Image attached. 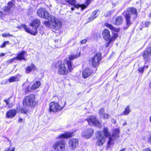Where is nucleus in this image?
<instances>
[{
  "mask_svg": "<svg viewBox=\"0 0 151 151\" xmlns=\"http://www.w3.org/2000/svg\"><path fill=\"white\" fill-rule=\"evenodd\" d=\"M123 14H125L124 16L127 25L129 26L132 24L130 19L132 18L134 20L137 18V12L135 8H132L129 9L126 11L124 12Z\"/></svg>",
  "mask_w": 151,
  "mask_h": 151,
  "instance_id": "f257e3e1",
  "label": "nucleus"
},
{
  "mask_svg": "<svg viewBox=\"0 0 151 151\" xmlns=\"http://www.w3.org/2000/svg\"><path fill=\"white\" fill-rule=\"evenodd\" d=\"M40 24V22L37 19H35L33 20L30 25L32 27L33 30L30 29L27 26L24 24H22L20 27H17V28H20L21 29L22 28H24L25 31L29 33L36 35L37 33V29L39 27Z\"/></svg>",
  "mask_w": 151,
  "mask_h": 151,
  "instance_id": "f03ea898",
  "label": "nucleus"
},
{
  "mask_svg": "<svg viewBox=\"0 0 151 151\" xmlns=\"http://www.w3.org/2000/svg\"><path fill=\"white\" fill-rule=\"evenodd\" d=\"M81 55L80 52H79L77 54H73L70 55L68 59H66L65 61V63L68 67V69L70 72H71L73 70L74 66L72 64V61L78 57H79Z\"/></svg>",
  "mask_w": 151,
  "mask_h": 151,
  "instance_id": "7ed1b4c3",
  "label": "nucleus"
},
{
  "mask_svg": "<svg viewBox=\"0 0 151 151\" xmlns=\"http://www.w3.org/2000/svg\"><path fill=\"white\" fill-rule=\"evenodd\" d=\"M66 102L63 101L59 104L57 103L54 102H51L50 104V111L56 112L62 110L65 106Z\"/></svg>",
  "mask_w": 151,
  "mask_h": 151,
  "instance_id": "20e7f679",
  "label": "nucleus"
},
{
  "mask_svg": "<svg viewBox=\"0 0 151 151\" xmlns=\"http://www.w3.org/2000/svg\"><path fill=\"white\" fill-rule=\"evenodd\" d=\"M35 98V95L32 94L26 96L23 100V105L27 106H34L36 103Z\"/></svg>",
  "mask_w": 151,
  "mask_h": 151,
  "instance_id": "39448f33",
  "label": "nucleus"
},
{
  "mask_svg": "<svg viewBox=\"0 0 151 151\" xmlns=\"http://www.w3.org/2000/svg\"><path fill=\"white\" fill-rule=\"evenodd\" d=\"M56 68H59L58 73L61 75H66L68 74V70L66 69L65 64L60 61L57 63L55 65Z\"/></svg>",
  "mask_w": 151,
  "mask_h": 151,
  "instance_id": "423d86ee",
  "label": "nucleus"
},
{
  "mask_svg": "<svg viewBox=\"0 0 151 151\" xmlns=\"http://www.w3.org/2000/svg\"><path fill=\"white\" fill-rule=\"evenodd\" d=\"M37 14L39 17L49 20L51 19V15L44 8H41L38 9L37 11Z\"/></svg>",
  "mask_w": 151,
  "mask_h": 151,
  "instance_id": "0eeeda50",
  "label": "nucleus"
},
{
  "mask_svg": "<svg viewBox=\"0 0 151 151\" xmlns=\"http://www.w3.org/2000/svg\"><path fill=\"white\" fill-rule=\"evenodd\" d=\"M66 143L63 140L56 142L53 145V148L57 151H64L65 149Z\"/></svg>",
  "mask_w": 151,
  "mask_h": 151,
  "instance_id": "6e6552de",
  "label": "nucleus"
},
{
  "mask_svg": "<svg viewBox=\"0 0 151 151\" xmlns=\"http://www.w3.org/2000/svg\"><path fill=\"white\" fill-rule=\"evenodd\" d=\"M86 120L88 121L89 124L90 125H94L99 128H100L101 127L100 122L98 120L96 117L94 116H89Z\"/></svg>",
  "mask_w": 151,
  "mask_h": 151,
  "instance_id": "1a4fd4ad",
  "label": "nucleus"
},
{
  "mask_svg": "<svg viewBox=\"0 0 151 151\" xmlns=\"http://www.w3.org/2000/svg\"><path fill=\"white\" fill-rule=\"evenodd\" d=\"M51 24L53 29L56 30H58L60 29L62 27V23L59 20L55 19V17L52 18L51 17Z\"/></svg>",
  "mask_w": 151,
  "mask_h": 151,
  "instance_id": "9d476101",
  "label": "nucleus"
},
{
  "mask_svg": "<svg viewBox=\"0 0 151 151\" xmlns=\"http://www.w3.org/2000/svg\"><path fill=\"white\" fill-rule=\"evenodd\" d=\"M101 54L100 53H97L92 58L91 63L94 67H96L99 64V62L101 59Z\"/></svg>",
  "mask_w": 151,
  "mask_h": 151,
  "instance_id": "9b49d317",
  "label": "nucleus"
},
{
  "mask_svg": "<svg viewBox=\"0 0 151 151\" xmlns=\"http://www.w3.org/2000/svg\"><path fill=\"white\" fill-rule=\"evenodd\" d=\"M96 137L98 139L96 143V145L99 146H102L105 142L106 137L104 136L101 131L97 132Z\"/></svg>",
  "mask_w": 151,
  "mask_h": 151,
  "instance_id": "f8f14e48",
  "label": "nucleus"
},
{
  "mask_svg": "<svg viewBox=\"0 0 151 151\" xmlns=\"http://www.w3.org/2000/svg\"><path fill=\"white\" fill-rule=\"evenodd\" d=\"M103 135L106 138L108 137L109 139V140L107 143V146L109 147L111 145L113 144V142L114 141V139L111 137L110 133L109 131V129L107 128L104 127L103 129Z\"/></svg>",
  "mask_w": 151,
  "mask_h": 151,
  "instance_id": "ddd939ff",
  "label": "nucleus"
},
{
  "mask_svg": "<svg viewBox=\"0 0 151 151\" xmlns=\"http://www.w3.org/2000/svg\"><path fill=\"white\" fill-rule=\"evenodd\" d=\"M68 146L71 150L75 149L78 145V141L77 139L72 138L69 140Z\"/></svg>",
  "mask_w": 151,
  "mask_h": 151,
  "instance_id": "4468645a",
  "label": "nucleus"
},
{
  "mask_svg": "<svg viewBox=\"0 0 151 151\" xmlns=\"http://www.w3.org/2000/svg\"><path fill=\"white\" fill-rule=\"evenodd\" d=\"M93 133V130L91 128H88L84 130L81 133V135L85 138H90Z\"/></svg>",
  "mask_w": 151,
  "mask_h": 151,
  "instance_id": "2eb2a0df",
  "label": "nucleus"
},
{
  "mask_svg": "<svg viewBox=\"0 0 151 151\" xmlns=\"http://www.w3.org/2000/svg\"><path fill=\"white\" fill-rule=\"evenodd\" d=\"M102 35L104 39L106 40H108L110 39L111 37L110 32L107 29H104L102 32Z\"/></svg>",
  "mask_w": 151,
  "mask_h": 151,
  "instance_id": "dca6fc26",
  "label": "nucleus"
},
{
  "mask_svg": "<svg viewBox=\"0 0 151 151\" xmlns=\"http://www.w3.org/2000/svg\"><path fill=\"white\" fill-rule=\"evenodd\" d=\"M105 109L103 108L101 109L99 111V113L101 117L104 119H108L110 116L109 114H106L104 112Z\"/></svg>",
  "mask_w": 151,
  "mask_h": 151,
  "instance_id": "f3484780",
  "label": "nucleus"
},
{
  "mask_svg": "<svg viewBox=\"0 0 151 151\" xmlns=\"http://www.w3.org/2000/svg\"><path fill=\"white\" fill-rule=\"evenodd\" d=\"M92 71L88 68H87L85 69L82 72V75L83 77L85 78H86L89 77L92 74Z\"/></svg>",
  "mask_w": 151,
  "mask_h": 151,
  "instance_id": "a211bd4d",
  "label": "nucleus"
},
{
  "mask_svg": "<svg viewBox=\"0 0 151 151\" xmlns=\"http://www.w3.org/2000/svg\"><path fill=\"white\" fill-rule=\"evenodd\" d=\"M151 47H150L144 52L142 56L145 60H149L150 55V53L151 52Z\"/></svg>",
  "mask_w": 151,
  "mask_h": 151,
  "instance_id": "6ab92c4d",
  "label": "nucleus"
},
{
  "mask_svg": "<svg viewBox=\"0 0 151 151\" xmlns=\"http://www.w3.org/2000/svg\"><path fill=\"white\" fill-rule=\"evenodd\" d=\"M17 111L15 109H12L7 111L6 113V116L8 118H13L16 115Z\"/></svg>",
  "mask_w": 151,
  "mask_h": 151,
  "instance_id": "aec40b11",
  "label": "nucleus"
},
{
  "mask_svg": "<svg viewBox=\"0 0 151 151\" xmlns=\"http://www.w3.org/2000/svg\"><path fill=\"white\" fill-rule=\"evenodd\" d=\"M119 129H114L112 131V134L111 137L113 139L114 141L115 139L116 138L118 137H119Z\"/></svg>",
  "mask_w": 151,
  "mask_h": 151,
  "instance_id": "412c9836",
  "label": "nucleus"
},
{
  "mask_svg": "<svg viewBox=\"0 0 151 151\" xmlns=\"http://www.w3.org/2000/svg\"><path fill=\"white\" fill-rule=\"evenodd\" d=\"M26 52L25 51H22L17 56L15 57V59L19 60H26L27 59L25 58L24 56Z\"/></svg>",
  "mask_w": 151,
  "mask_h": 151,
  "instance_id": "4be33fe9",
  "label": "nucleus"
},
{
  "mask_svg": "<svg viewBox=\"0 0 151 151\" xmlns=\"http://www.w3.org/2000/svg\"><path fill=\"white\" fill-rule=\"evenodd\" d=\"M91 1L92 0H86V5L85 4L81 5L79 4H77L75 5V6L77 8L78 7H81V9L82 10H83L89 5Z\"/></svg>",
  "mask_w": 151,
  "mask_h": 151,
  "instance_id": "5701e85b",
  "label": "nucleus"
},
{
  "mask_svg": "<svg viewBox=\"0 0 151 151\" xmlns=\"http://www.w3.org/2000/svg\"><path fill=\"white\" fill-rule=\"evenodd\" d=\"M14 1H11L8 3V6L5 7L4 9V10L5 11L8 12L12 8H14Z\"/></svg>",
  "mask_w": 151,
  "mask_h": 151,
  "instance_id": "b1692460",
  "label": "nucleus"
},
{
  "mask_svg": "<svg viewBox=\"0 0 151 151\" xmlns=\"http://www.w3.org/2000/svg\"><path fill=\"white\" fill-rule=\"evenodd\" d=\"M73 136V132H66L64 134L60 135L59 137L61 138H68L72 137Z\"/></svg>",
  "mask_w": 151,
  "mask_h": 151,
  "instance_id": "393cba45",
  "label": "nucleus"
},
{
  "mask_svg": "<svg viewBox=\"0 0 151 151\" xmlns=\"http://www.w3.org/2000/svg\"><path fill=\"white\" fill-rule=\"evenodd\" d=\"M98 12V10H96L93 12L91 15L88 18L89 21L93 20L97 17L98 15L97 14Z\"/></svg>",
  "mask_w": 151,
  "mask_h": 151,
  "instance_id": "a878e982",
  "label": "nucleus"
},
{
  "mask_svg": "<svg viewBox=\"0 0 151 151\" xmlns=\"http://www.w3.org/2000/svg\"><path fill=\"white\" fill-rule=\"evenodd\" d=\"M41 83L39 81H37L35 82L31 87L32 90H35L38 88L41 85Z\"/></svg>",
  "mask_w": 151,
  "mask_h": 151,
  "instance_id": "bb28decb",
  "label": "nucleus"
},
{
  "mask_svg": "<svg viewBox=\"0 0 151 151\" xmlns=\"http://www.w3.org/2000/svg\"><path fill=\"white\" fill-rule=\"evenodd\" d=\"M105 25L113 31L117 32H118L119 31L120 29H119L115 28L111 24L106 23L105 24Z\"/></svg>",
  "mask_w": 151,
  "mask_h": 151,
  "instance_id": "cd10ccee",
  "label": "nucleus"
},
{
  "mask_svg": "<svg viewBox=\"0 0 151 151\" xmlns=\"http://www.w3.org/2000/svg\"><path fill=\"white\" fill-rule=\"evenodd\" d=\"M32 69H36V67L35 65L33 64H32L30 66H28L26 69V73H30Z\"/></svg>",
  "mask_w": 151,
  "mask_h": 151,
  "instance_id": "c85d7f7f",
  "label": "nucleus"
},
{
  "mask_svg": "<svg viewBox=\"0 0 151 151\" xmlns=\"http://www.w3.org/2000/svg\"><path fill=\"white\" fill-rule=\"evenodd\" d=\"M131 111V110L130 109V106H128L125 108V110L123 112V113L121 114L120 115L122 116L123 115H128Z\"/></svg>",
  "mask_w": 151,
  "mask_h": 151,
  "instance_id": "c756f323",
  "label": "nucleus"
},
{
  "mask_svg": "<svg viewBox=\"0 0 151 151\" xmlns=\"http://www.w3.org/2000/svg\"><path fill=\"white\" fill-rule=\"evenodd\" d=\"M123 19L121 16H118L116 19L115 24L116 25H119L122 24L123 22Z\"/></svg>",
  "mask_w": 151,
  "mask_h": 151,
  "instance_id": "7c9ffc66",
  "label": "nucleus"
},
{
  "mask_svg": "<svg viewBox=\"0 0 151 151\" xmlns=\"http://www.w3.org/2000/svg\"><path fill=\"white\" fill-rule=\"evenodd\" d=\"M65 1L71 5H74L75 6V7L77 9H78L80 7H78L77 8L75 6V5L77 4H76V0H65Z\"/></svg>",
  "mask_w": 151,
  "mask_h": 151,
  "instance_id": "2f4dec72",
  "label": "nucleus"
},
{
  "mask_svg": "<svg viewBox=\"0 0 151 151\" xmlns=\"http://www.w3.org/2000/svg\"><path fill=\"white\" fill-rule=\"evenodd\" d=\"M18 78L16 77L12 76L9 79V82L11 83L18 81Z\"/></svg>",
  "mask_w": 151,
  "mask_h": 151,
  "instance_id": "473e14b6",
  "label": "nucleus"
},
{
  "mask_svg": "<svg viewBox=\"0 0 151 151\" xmlns=\"http://www.w3.org/2000/svg\"><path fill=\"white\" fill-rule=\"evenodd\" d=\"M20 112L21 113H23L24 114H26L27 113V110L25 109L24 108L21 109L20 110Z\"/></svg>",
  "mask_w": 151,
  "mask_h": 151,
  "instance_id": "72a5a7b5",
  "label": "nucleus"
},
{
  "mask_svg": "<svg viewBox=\"0 0 151 151\" xmlns=\"http://www.w3.org/2000/svg\"><path fill=\"white\" fill-rule=\"evenodd\" d=\"M2 36L3 37H6L8 36H12L13 35L10 34L9 33H4L2 34Z\"/></svg>",
  "mask_w": 151,
  "mask_h": 151,
  "instance_id": "f704fd0d",
  "label": "nucleus"
},
{
  "mask_svg": "<svg viewBox=\"0 0 151 151\" xmlns=\"http://www.w3.org/2000/svg\"><path fill=\"white\" fill-rule=\"evenodd\" d=\"M15 149V147H12L11 150L10 148H8L7 149L5 150V151H14Z\"/></svg>",
  "mask_w": 151,
  "mask_h": 151,
  "instance_id": "c9c22d12",
  "label": "nucleus"
},
{
  "mask_svg": "<svg viewBox=\"0 0 151 151\" xmlns=\"http://www.w3.org/2000/svg\"><path fill=\"white\" fill-rule=\"evenodd\" d=\"M150 24V22H145L143 25L144 27H148Z\"/></svg>",
  "mask_w": 151,
  "mask_h": 151,
  "instance_id": "e433bc0d",
  "label": "nucleus"
},
{
  "mask_svg": "<svg viewBox=\"0 0 151 151\" xmlns=\"http://www.w3.org/2000/svg\"><path fill=\"white\" fill-rule=\"evenodd\" d=\"M9 43V41H6V42H4L2 44L1 46H0L1 47L3 48V47H5L6 43Z\"/></svg>",
  "mask_w": 151,
  "mask_h": 151,
  "instance_id": "4c0bfd02",
  "label": "nucleus"
},
{
  "mask_svg": "<svg viewBox=\"0 0 151 151\" xmlns=\"http://www.w3.org/2000/svg\"><path fill=\"white\" fill-rule=\"evenodd\" d=\"M10 99L9 98L8 99L4 100V101L5 102L6 105H8L10 103Z\"/></svg>",
  "mask_w": 151,
  "mask_h": 151,
  "instance_id": "58836bf2",
  "label": "nucleus"
},
{
  "mask_svg": "<svg viewBox=\"0 0 151 151\" xmlns=\"http://www.w3.org/2000/svg\"><path fill=\"white\" fill-rule=\"evenodd\" d=\"M15 59H15V57L14 58H12L9 60H8L7 61V63H12V62H13Z\"/></svg>",
  "mask_w": 151,
  "mask_h": 151,
  "instance_id": "ea45409f",
  "label": "nucleus"
},
{
  "mask_svg": "<svg viewBox=\"0 0 151 151\" xmlns=\"http://www.w3.org/2000/svg\"><path fill=\"white\" fill-rule=\"evenodd\" d=\"M139 71L141 73H143L144 71V68H140L139 69Z\"/></svg>",
  "mask_w": 151,
  "mask_h": 151,
  "instance_id": "a19ab883",
  "label": "nucleus"
},
{
  "mask_svg": "<svg viewBox=\"0 0 151 151\" xmlns=\"http://www.w3.org/2000/svg\"><path fill=\"white\" fill-rule=\"evenodd\" d=\"M143 151H151V149L150 148H146L143 150Z\"/></svg>",
  "mask_w": 151,
  "mask_h": 151,
  "instance_id": "79ce46f5",
  "label": "nucleus"
},
{
  "mask_svg": "<svg viewBox=\"0 0 151 151\" xmlns=\"http://www.w3.org/2000/svg\"><path fill=\"white\" fill-rule=\"evenodd\" d=\"M44 24L46 26H48L49 25V22L48 21H45L44 22Z\"/></svg>",
  "mask_w": 151,
  "mask_h": 151,
  "instance_id": "37998d69",
  "label": "nucleus"
},
{
  "mask_svg": "<svg viewBox=\"0 0 151 151\" xmlns=\"http://www.w3.org/2000/svg\"><path fill=\"white\" fill-rule=\"evenodd\" d=\"M86 42V40H83L81 41V43L83 44L85 43Z\"/></svg>",
  "mask_w": 151,
  "mask_h": 151,
  "instance_id": "c03bdc74",
  "label": "nucleus"
},
{
  "mask_svg": "<svg viewBox=\"0 0 151 151\" xmlns=\"http://www.w3.org/2000/svg\"><path fill=\"white\" fill-rule=\"evenodd\" d=\"M118 36V35L116 33H114L113 36L114 37L116 38Z\"/></svg>",
  "mask_w": 151,
  "mask_h": 151,
  "instance_id": "a18cd8bd",
  "label": "nucleus"
},
{
  "mask_svg": "<svg viewBox=\"0 0 151 151\" xmlns=\"http://www.w3.org/2000/svg\"><path fill=\"white\" fill-rule=\"evenodd\" d=\"M111 42H110V41H109L108 42V43L106 44V47H109L110 45Z\"/></svg>",
  "mask_w": 151,
  "mask_h": 151,
  "instance_id": "49530a36",
  "label": "nucleus"
},
{
  "mask_svg": "<svg viewBox=\"0 0 151 151\" xmlns=\"http://www.w3.org/2000/svg\"><path fill=\"white\" fill-rule=\"evenodd\" d=\"M115 38L113 37H112L110 39L109 41L111 42L112 41L114 40L115 39Z\"/></svg>",
  "mask_w": 151,
  "mask_h": 151,
  "instance_id": "de8ad7c7",
  "label": "nucleus"
},
{
  "mask_svg": "<svg viewBox=\"0 0 151 151\" xmlns=\"http://www.w3.org/2000/svg\"><path fill=\"white\" fill-rule=\"evenodd\" d=\"M4 15L1 12H0V19L3 17Z\"/></svg>",
  "mask_w": 151,
  "mask_h": 151,
  "instance_id": "09e8293b",
  "label": "nucleus"
},
{
  "mask_svg": "<svg viewBox=\"0 0 151 151\" xmlns=\"http://www.w3.org/2000/svg\"><path fill=\"white\" fill-rule=\"evenodd\" d=\"M148 142L150 144H151V136L148 138Z\"/></svg>",
  "mask_w": 151,
  "mask_h": 151,
  "instance_id": "8fccbe9b",
  "label": "nucleus"
},
{
  "mask_svg": "<svg viewBox=\"0 0 151 151\" xmlns=\"http://www.w3.org/2000/svg\"><path fill=\"white\" fill-rule=\"evenodd\" d=\"M5 55V54L3 53H1V54H0V56L1 57L4 56Z\"/></svg>",
  "mask_w": 151,
  "mask_h": 151,
  "instance_id": "3c124183",
  "label": "nucleus"
},
{
  "mask_svg": "<svg viewBox=\"0 0 151 151\" xmlns=\"http://www.w3.org/2000/svg\"><path fill=\"white\" fill-rule=\"evenodd\" d=\"M18 122H22V118H20L18 120Z\"/></svg>",
  "mask_w": 151,
  "mask_h": 151,
  "instance_id": "603ef678",
  "label": "nucleus"
},
{
  "mask_svg": "<svg viewBox=\"0 0 151 151\" xmlns=\"http://www.w3.org/2000/svg\"><path fill=\"white\" fill-rule=\"evenodd\" d=\"M12 106H13V104H12V103H11V104H10L9 105V107H12Z\"/></svg>",
  "mask_w": 151,
  "mask_h": 151,
  "instance_id": "864d4df0",
  "label": "nucleus"
},
{
  "mask_svg": "<svg viewBox=\"0 0 151 151\" xmlns=\"http://www.w3.org/2000/svg\"><path fill=\"white\" fill-rule=\"evenodd\" d=\"M127 124V122H125L123 124V125L124 126H125L126 125V124Z\"/></svg>",
  "mask_w": 151,
  "mask_h": 151,
  "instance_id": "5fc2aeb1",
  "label": "nucleus"
},
{
  "mask_svg": "<svg viewBox=\"0 0 151 151\" xmlns=\"http://www.w3.org/2000/svg\"><path fill=\"white\" fill-rule=\"evenodd\" d=\"M58 40H55V42H58Z\"/></svg>",
  "mask_w": 151,
  "mask_h": 151,
  "instance_id": "6e6d98bb",
  "label": "nucleus"
},
{
  "mask_svg": "<svg viewBox=\"0 0 151 151\" xmlns=\"http://www.w3.org/2000/svg\"><path fill=\"white\" fill-rule=\"evenodd\" d=\"M149 119L150 122L151 123V116L150 117Z\"/></svg>",
  "mask_w": 151,
  "mask_h": 151,
  "instance_id": "4d7b16f0",
  "label": "nucleus"
},
{
  "mask_svg": "<svg viewBox=\"0 0 151 151\" xmlns=\"http://www.w3.org/2000/svg\"><path fill=\"white\" fill-rule=\"evenodd\" d=\"M124 150H125L124 149H122L120 151H124Z\"/></svg>",
  "mask_w": 151,
  "mask_h": 151,
  "instance_id": "13d9d810",
  "label": "nucleus"
},
{
  "mask_svg": "<svg viewBox=\"0 0 151 151\" xmlns=\"http://www.w3.org/2000/svg\"><path fill=\"white\" fill-rule=\"evenodd\" d=\"M71 9L73 11L74 10V8L73 7H72L71 8Z\"/></svg>",
  "mask_w": 151,
  "mask_h": 151,
  "instance_id": "bf43d9fd",
  "label": "nucleus"
},
{
  "mask_svg": "<svg viewBox=\"0 0 151 151\" xmlns=\"http://www.w3.org/2000/svg\"><path fill=\"white\" fill-rule=\"evenodd\" d=\"M150 17H151V13H150Z\"/></svg>",
  "mask_w": 151,
  "mask_h": 151,
  "instance_id": "052dcab7",
  "label": "nucleus"
},
{
  "mask_svg": "<svg viewBox=\"0 0 151 151\" xmlns=\"http://www.w3.org/2000/svg\"><path fill=\"white\" fill-rule=\"evenodd\" d=\"M150 53V55L151 56V52Z\"/></svg>",
  "mask_w": 151,
  "mask_h": 151,
  "instance_id": "680f3d73",
  "label": "nucleus"
},
{
  "mask_svg": "<svg viewBox=\"0 0 151 151\" xmlns=\"http://www.w3.org/2000/svg\"><path fill=\"white\" fill-rule=\"evenodd\" d=\"M150 86H151V82H150Z\"/></svg>",
  "mask_w": 151,
  "mask_h": 151,
  "instance_id": "e2e57ef3",
  "label": "nucleus"
}]
</instances>
